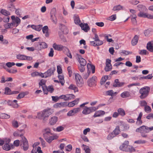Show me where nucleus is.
I'll list each match as a JSON object with an SVG mask.
<instances>
[{
    "label": "nucleus",
    "mask_w": 153,
    "mask_h": 153,
    "mask_svg": "<svg viewBox=\"0 0 153 153\" xmlns=\"http://www.w3.org/2000/svg\"><path fill=\"white\" fill-rule=\"evenodd\" d=\"M14 136H20L21 139L20 140V146L24 150L26 151L28 149L29 145L26 138L23 136V134H19L17 132H15L13 133Z\"/></svg>",
    "instance_id": "f257e3e1"
},
{
    "label": "nucleus",
    "mask_w": 153,
    "mask_h": 153,
    "mask_svg": "<svg viewBox=\"0 0 153 153\" xmlns=\"http://www.w3.org/2000/svg\"><path fill=\"white\" fill-rule=\"evenodd\" d=\"M52 113L51 111L50 108L48 109H45L42 112L38 113L37 114V117L40 119L43 118V120H45V118L48 117Z\"/></svg>",
    "instance_id": "f03ea898"
},
{
    "label": "nucleus",
    "mask_w": 153,
    "mask_h": 153,
    "mask_svg": "<svg viewBox=\"0 0 153 153\" xmlns=\"http://www.w3.org/2000/svg\"><path fill=\"white\" fill-rule=\"evenodd\" d=\"M150 88L148 86H145L140 89L139 92L141 95L140 97L141 99L146 98L149 95L150 91Z\"/></svg>",
    "instance_id": "7ed1b4c3"
},
{
    "label": "nucleus",
    "mask_w": 153,
    "mask_h": 153,
    "mask_svg": "<svg viewBox=\"0 0 153 153\" xmlns=\"http://www.w3.org/2000/svg\"><path fill=\"white\" fill-rule=\"evenodd\" d=\"M137 7L138 10L140 11L138 14V16L140 17L146 18L147 13L144 12H146L147 10V9L146 7L143 5H138L137 6Z\"/></svg>",
    "instance_id": "20e7f679"
},
{
    "label": "nucleus",
    "mask_w": 153,
    "mask_h": 153,
    "mask_svg": "<svg viewBox=\"0 0 153 153\" xmlns=\"http://www.w3.org/2000/svg\"><path fill=\"white\" fill-rule=\"evenodd\" d=\"M148 127L143 126L139 128H137L136 130V131L137 132H140L141 133V136L143 137H146L147 135L146 134L148 132Z\"/></svg>",
    "instance_id": "39448f33"
},
{
    "label": "nucleus",
    "mask_w": 153,
    "mask_h": 153,
    "mask_svg": "<svg viewBox=\"0 0 153 153\" xmlns=\"http://www.w3.org/2000/svg\"><path fill=\"white\" fill-rule=\"evenodd\" d=\"M75 76L77 86L79 87H82L84 84V82L82 77L78 74H76L75 75Z\"/></svg>",
    "instance_id": "423d86ee"
},
{
    "label": "nucleus",
    "mask_w": 153,
    "mask_h": 153,
    "mask_svg": "<svg viewBox=\"0 0 153 153\" xmlns=\"http://www.w3.org/2000/svg\"><path fill=\"white\" fill-rule=\"evenodd\" d=\"M11 19L12 20L11 24L13 27H16L20 23L21 20L18 17H15L14 16H11Z\"/></svg>",
    "instance_id": "0eeeda50"
},
{
    "label": "nucleus",
    "mask_w": 153,
    "mask_h": 153,
    "mask_svg": "<svg viewBox=\"0 0 153 153\" xmlns=\"http://www.w3.org/2000/svg\"><path fill=\"white\" fill-rule=\"evenodd\" d=\"M97 77L96 76H93L92 78L89 79L87 81L88 85L90 87H92L96 85V83L97 81Z\"/></svg>",
    "instance_id": "6e6552de"
},
{
    "label": "nucleus",
    "mask_w": 153,
    "mask_h": 153,
    "mask_svg": "<svg viewBox=\"0 0 153 153\" xmlns=\"http://www.w3.org/2000/svg\"><path fill=\"white\" fill-rule=\"evenodd\" d=\"M42 90L45 94H47L48 92L52 93L54 89L52 86H49L47 87L46 85L42 87Z\"/></svg>",
    "instance_id": "1a4fd4ad"
},
{
    "label": "nucleus",
    "mask_w": 153,
    "mask_h": 153,
    "mask_svg": "<svg viewBox=\"0 0 153 153\" xmlns=\"http://www.w3.org/2000/svg\"><path fill=\"white\" fill-rule=\"evenodd\" d=\"M55 69V67L54 65L53 66L49 68L45 72V74H46V77L50 76L52 74H53Z\"/></svg>",
    "instance_id": "9d476101"
},
{
    "label": "nucleus",
    "mask_w": 153,
    "mask_h": 153,
    "mask_svg": "<svg viewBox=\"0 0 153 153\" xmlns=\"http://www.w3.org/2000/svg\"><path fill=\"white\" fill-rule=\"evenodd\" d=\"M79 26L81 27L82 29L86 32H87L90 30V27L87 23L84 24L81 23L80 24H79Z\"/></svg>",
    "instance_id": "9b49d317"
},
{
    "label": "nucleus",
    "mask_w": 153,
    "mask_h": 153,
    "mask_svg": "<svg viewBox=\"0 0 153 153\" xmlns=\"http://www.w3.org/2000/svg\"><path fill=\"white\" fill-rule=\"evenodd\" d=\"M125 83L124 82H120L119 79H117L115 80L113 86L114 87H120L123 86Z\"/></svg>",
    "instance_id": "f8f14e48"
},
{
    "label": "nucleus",
    "mask_w": 153,
    "mask_h": 153,
    "mask_svg": "<svg viewBox=\"0 0 153 153\" xmlns=\"http://www.w3.org/2000/svg\"><path fill=\"white\" fill-rule=\"evenodd\" d=\"M53 48L58 51H62L64 48V46L61 45H57L54 43L53 45Z\"/></svg>",
    "instance_id": "ddd939ff"
},
{
    "label": "nucleus",
    "mask_w": 153,
    "mask_h": 153,
    "mask_svg": "<svg viewBox=\"0 0 153 153\" xmlns=\"http://www.w3.org/2000/svg\"><path fill=\"white\" fill-rule=\"evenodd\" d=\"M128 141H125L124 143L122 144L120 147V149L122 151H126L127 147L128 144Z\"/></svg>",
    "instance_id": "4468645a"
},
{
    "label": "nucleus",
    "mask_w": 153,
    "mask_h": 153,
    "mask_svg": "<svg viewBox=\"0 0 153 153\" xmlns=\"http://www.w3.org/2000/svg\"><path fill=\"white\" fill-rule=\"evenodd\" d=\"M146 48L149 51L153 52V41L149 42L148 43Z\"/></svg>",
    "instance_id": "2eb2a0df"
},
{
    "label": "nucleus",
    "mask_w": 153,
    "mask_h": 153,
    "mask_svg": "<svg viewBox=\"0 0 153 153\" xmlns=\"http://www.w3.org/2000/svg\"><path fill=\"white\" fill-rule=\"evenodd\" d=\"M105 113L104 111L102 110H99L96 111L93 115L94 117H99L104 115Z\"/></svg>",
    "instance_id": "dca6fc26"
},
{
    "label": "nucleus",
    "mask_w": 153,
    "mask_h": 153,
    "mask_svg": "<svg viewBox=\"0 0 153 153\" xmlns=\"http://www.w3.org/2000/svg\"><path fill=\"white\" fill-rule=\"evenodd\" d=\"M56 136H52L49 135L44 137V138L47 142L50 143L53 140L56 139Z\"/></svg>",
    "instance_id": "f3484780"
},
{
    "label": "nucleus",
    "mask_w": 153,
    "mask_h": 153,
    "mask_svg": "<svg viewBox=\"0 0 153 153\" xmlns=\"http://www.w3.org/2000/svg\"><path fill=\"white\" fill-rule=\"evenodd\" d=\"M67 102H63L60 103H57L55 104L53 107L54 108H57L58 107H61L67 106Z\"/></svg>",
    "instance_id": "a211bd4d"
},
{
    "label": "nucleus",
    "mask_w": 153,
    "mask_h": 153,
    "mask_svg": "<svg viewBox=\"0 0 153 153\" xmlns=\"http://www.w3.org/2000/svg\"><path fill=\"white\" fill-rule=\"evenodd\" d=\"M58 117H57L53 116L50 119L49 123L51 125H53L56 123Z\"/></svg>",
    "instance_id": "6ab92c4d"
},
{
    "label": "nucleus",
    "mask_w": 153,
    "mask_h": 153,
    "mask_svg": "<svg viewBox=\"0 0 153 153\" xmlns=\"http://www.w3.org/2000/svg\"><path fill=\"white\" fill-rule=\"evenodd\" d=\"M48 28L47 26H45L42 29V32L43 33H45V36L46 37H48L49 36V34L48 32Z\"/></svg>",
    "instance_id": "aec40b11"
},
{
    "label": "nucleus",
    "mask_w": 153,
    "mask_h": 153,
    "mask_svg": "<svg viewBox=\"0 0 153 153\" xmlns=\"http://www.w3.org/2000/svg\"><path fill=\"white\" fill-rule=\"evenodd\" d=\"M28 92L27 91L22 92L19 94L16 97V99H19L23 98L25 96L28 94Z\"/></svg>",
    "instance_id": "412c9836"
},
{
    "label": "nucleus",
    "mask_w": 153,
    "mask_h": 153,
    "mask_svg": "<svg viewBox=\"0 0 153 153\" xmlns=\"http://www.w3.org/2000/svg\"><path fill=\"white\" fill-rule=\"evenodd\" d=\"M139 36L137 35H135L131 41V44L133 46L136 45L138 40Z\"/></svg>",
    "instance_id": "4be33fe9"
},
{
    "label": "nucleus",
    "mask_w": 153,
    "mask_h": 153,
    "mask_svg": "<svg viewBox=\"0 0 153 153\" xmlns=\"http://www.w3.org/2000/svg\"><path fill=\"white\" fill-rule=\"evenodd\" d=\"M13 146V145H10L9 144L4 143L2 147L4 150L6 151H8L11 149V146Z\"/></svg>",
    "instance_id": "5701e85b"
},
{
    "label": "nucleus",
    "mask_w": 153,
    "mask_h": 153,
    "mask_svg": "<svg viewBox=\"0 0 153 153\" xmlns=\"http://www.w3.org/2000/svg\"><path fill=\"white\" fill-rule=\"evenodd\" d=\"M45 132L43 134L44 137H45L48 135H50L51 134L50 129L48 128H46L44 129Z\"/></svg>",
    "instance_id": "b1692460"
},
{
    "label": "nucleus",
    "mask_w": 153,
    "mask_h": 153,
    "mask_svg": "<svg viewBox=\"0 0 153 153\" xmlns=\"http://www.w3.org/2000/svg\"><path fill=\"white\" fill-rule=\"evenodd\" d=\"M74 23L76 25H79L80 24L81 21L78 15H75L74 16Z\"/></svg>",
    "instance_id": "393cba45"
},
{
    "label": "nucleus",
    "mask_w": 153,
    "mask_h": 153,
    "mask_svg": "<svg viewBox=\"0 0 153 153\" xmlns=\"http://www.w3.org/2000/svg\"><path fill=\"white\" fill-rule=\"evenodd\" d=\"M82 113L85 115H87L91 113L89 107L85 106L82 111Z\"/></svg>",
    "instance_id": "a878e982"
},
{
    "label": "nucleus",
    "mask_w": 153,
    "mask_h": 153,
    "mask_svg": "<svg viewBox=\"0 0 153 153\" xmlns=\"http://www.w3.org/2000/svg\"><path fill=\"white\" fill-rule=\"evenodd\" d=\"M120 132V127L118 126H116L115 128L112 132L113 133L115 136H116L117 135L119 134Z\"/></svg>",
    "instance_id": "bb28decb"
},
{
    "label": "nucleus",
    "mask_w": 153,
    "mask_h": 153,
    "mask_svg": "<svg viewBox=\"0 0 153 153\" xmlns=\"http://www.w3.org/2000/svg\"><path fill=\"white\" fill-rule=\"evenodd\" d=\"M130 96V93L128 91H124L120 95L121 97L123 98L128 97Z\"/></svg>",
    "instance_id": "cd10ccee"
},
{
    "label": "nucleus",
    "mask_w": 153,
    "mask_h": 153,
    "mask_svg": "<svg viewBox=\"0 0 153 153\" xmlns=\"http://www.w3.org/2000/svg\"><path fill=\"white\" fill-rule=\"evenodd\" d=\"M68 88L70 89L74 90L75 92L78 91V88L75 85L73 84H71L69 87Z\"/></svg>",
    "instance_id": "c85d7f7f"
},
{
    "label": "nucleus",
    "mask_w": 153,
    "mask_h": 153,
    "mask_svg": "<svg viewBox=\"0 0 153 153\" xmlns=\"http://www.w3.org/2000/svg\"><path fill=\"white\" fill-rule=\"evenodd\" d=\"M58 77L59 79L60 83H61L62 85H63L65 82L63 76L59 75L58 76Z\"/></svg>",
    "instance_id": "c756f323"
},
{
    "label": "nucleus",
    "mask_w": 153,
    "mask_h": 153,
    "mask_svg": "<svg viewBox=\"0 0 153 153\" xmlns=\"http://www.w3.org/2000/svg\"><path fill=\"white\" fill-rule=\"evenodd\" d=\"M117 111L119 114L122 116H124L126 114L125 111L122 108H119L118 109Z\"/></svg>",
    "instance_id": "7c9ffc66"
},
{
    "label": "nucleus",
    "mask_w": 153,
    "mask_h": 153,
    "mask_svg": "<svg viewBox=\"0 0 153 153\" xmlns=\"http://www.w3.org/2000/svg\"><path fill=\"white\" fill-rule=\"evenodd\" d=\"M135 151V150L134 148L132 147L131 146L128 145L127 147V149H126V152H134Z\"/></svg>",
    "instance_id": "2f4dec72"
},
{
    "label": "nucleus",
    "mask_w": 153,
    "mask_h": 153,
    "mask_svg": "<svg viewBox=\"0 0 153 153\" xmlns=\"http://www.w3.org/2000/svg\"><path fill=\"white\" fill-rule=\"evenodd\" d=\"M25 55L19 54L16 56V58L19 60H25Z\"/></svg>",
    "instance_id": "473e14b6"
},
{
    "label": "nucleus",
    "mask_w": 153,
    "mask_h": 153,
    "mask_svg": "<svg viewBox=\"0 0 153 153\" xmlns=\"http://www.w3.org/2000/svg\"><path fill=\"white\" fill-rule=\"evenodd\" d=\"M7 103L8 105H12L13 108H17L18 106V104L17 103L15 104H13V101H12L9 100L8 102L7 101Z\"/></svg>",
    "instance_id": "72a5a7b5"
},
{
    "label": "nucleus",
    "mask_w": 153,
    "mask_h": 153,
    "mask_svg": "<svg viewBox=\"0 0 153 153\" xmlns=\"http://www.w3.org/2000/svg\"><path fill=\"white\" fill-rule=\"evenodd\" d=\"M12 91L11 89L8 87H6L5 88L4 94L7 95L12 94Z\"/></svg>",
    "instance_id": "f704fd0d"
},
{
    "label": "nucleus",
    "mask_w": 153,
    "mask_h": 153,
    "mask_svg": "<svg viewBox=\"0 0 153 153\" xmlns=\"http://www.w3.org/2000/svg\"><path fill=\"white\" fill-rule=\"evenodd\" d=\"M80 65L83 66H85L86 64V61L84 58H82L78 61Z\"/></svg>",
    "instance_id": "c9c22d12"
},
{
    "label": "nucleus",
    "mask_w": 153,
    "mask_h": 153,
    "mask_svg": "<svg viewBox=\"0 0 153 153\" xmlns=\"http://www.w3.org/2000/svg\"><path fill=\"white\" fill-rule=\"evenodd\" d=\"M15 8L14 6L13 5V4L11 3L8 6V10L11 11H13L15 10Z\"/></svg>",
    "instance_id": "e433bc0d"
},
{
    "label": "nucleus",
    "mask_w": 153,
    "mask_h": 153,
    "mask_svg": "<svg viewBox=\"0 0 153 153\" xmlns=\"http://www.w3.org/2000/svg\"><path fill=\"white\" fill-rule=\"evenodd\" d=\"M0 117L3 119H8L10 117V115L5 113L0 114Z\"/></svg>",
    "instance_id": "4c0bfd02"
},
{
    "label": "nucleus",
    "mask_w": 153,
    "mask_h": 153,
    "mask_svg": "<svg viewBox=\"0 0 153 153\" xmlns=\"http://www.w3.org/2000/svg\"><path fill=\"white\" fill-rule=\"evenodd\" d=\"M1 14L6 16H7L10 15V12L5 9H2L1 10Z\"/></svg>",
    "instance_id": "58836bf2"
},
{
    "label": "nucleus",
    "mask_w": 153,
    "mask_h": 153,
    "mask_svg": "<svg viewBox=\"0 0 153 153\" xmlns=\"http://www.w3.org/2000/svg\"><path fill=\"white\" fill-rule=\"evenodd\" d=\"M35 47L36 48V49L37 50H40L42 49L39 42L35 43Z\"/></svg>",
    "instance_id": "ea45409f"
},
{
    "label": "nucleus",
    "mask_w": 153,
    "mask_h": 153,
    "mask_svg": "<svg viewBox=\"0 0 153 153\" xmlns=\"http://www.w3.org/2000/svg\"><path fill=\"white\" fill-rule=\"evenodd\" d=\"M90 73V71L88 70L86 73H83V75H82L83 78L84 79H87L89 76Z\"/></svg>",
    "instance_id": "a19ab883"
},
{
    "label": "nucleus",
    "mask_w": 153,
    "mask_h": 153,
    "mask_svg": "<svg viewBox=\"0 0 153 153\" xmlns=\"http://www.w3.org/2000/svg\"><path fill=\"white\" fill-rule=\"evenodd\" d=\"M108 76H105L104 77H102L100 81V84L102 85L108 79Z\"/></svg>",
    "instance_id": "79ce46f5"
},
{
    "label": "nucleus",
    "mask_w": 153,
    "mask_h": 153,
    "mask_svg": "<svg viewBox=\"0 0 153 153\" xmlns=\"http://www.w3.org/2000/svg\"><path fill=\"white\" fill-rule=\"evenodd\" d=\"M82 146L84 148L86 153H90V149L88 146L83 144Z\"/></svg>",
    "instance_id": "37998d69"
},
{
    "label": "nucleus",
    "mask_w": 153,
    "mask_h": 153,
    "mask_svg": "<svg viewBox=\"0 0 153 153\" xmlns=\"http://www.w3.org/2000/svg\"><path fill=\"white\" fill-rule=\"evenodd\" d=\"M51 20L55 24H56L57 22V20L56 19V15H51Z\"/></svg>",
    "instance_id": "c03bdc74"
},
{
    "label": "nucleus",
    "mask_w": 153,
    "mask_h": 153,
    "mask_svg": "<svg viewBox=\"0 0 153 153\" xmlns=\"http://www.w3.org/2000/svg\"><path fill=\"white\" fill-rule=\"evenodd\" d=\"M67 100H71L75 98V96L73 94H67Z\"/></svg>",
    "instance_id": "a18cd8bd"
},
{
    "label": "nucleus",
    "mask_w": 153,
    "mask_h": 153,
    "mask_svg": "<svg viewBox=\"0 0 153 153\" xmlns=\"http://www.w3.org/2000/svg\"><path fill=\"white\" fill-rule=\"evenodd\" d=\"M46 81L45 79H42L39 83V86H42V87L45 85V83Z\"/></svg>",
    "instance_id": "49530a36"
},
{
    "label": "nucleus",
    "mask_w": 153,
    "mask_h": 153,
    "mask_svg": "<svg viewBox=\"0 0 153 153\" xmlns=\"http://www.w3.org/2000/svg\"><path fill=\"white\" fill-rule=\"evenodd\" d=\"M116 136L114 134L113 132H111L107 136V138L108 140H111Z\"/></svg>",
    "instance_id": "de8ad7c7"
},
{
    "label": "nucleus",
    "mask_w": 153,
    "mask_h": 153,
    "mask_svg": "<svg viewBox=\"0 0 153 153\" xmlns=\"http://www.w3.org/2000/svg\"><path fill=\"white\" fill-rule=\"evenodd\" d=\"M144 110L146 112L148 113L151 112L152 109L149 106L147 105L144 107Z\"/></svg>",
    "instance_id": "09e8293b"
},
{
    "label": "nucleus",
    "mask_w": 153,
    "mask_h": 153,
    "mask_svg": "<svg viewBox=\"0 0 153 153\" xmlns=\"http://www.w3.org/2000/svg\"><path fill=\"white\" fill-rule=\"evenodd\" d=\"M105 93L107 95L111 96V97L114 96V91L112 90L106 91Z\"/></svg>",
    "instance_id": "8fccbe9b"
},
{
    "label": "nucleus",
    "mask_w": 153,
    "mask_h": 153,
    "mask_svg": "<svg viewBox=\"0 0 153 153\" xmlns=\"http://www.w3.org/2000/svg\"><path fill=\"white\" fill-rule=\"evenodd\" d=\"M122 7L120 5H118L117 6H115L113 8V10L114 11L119 10L122 9Z\"/></svg>",
    "instance_id": "3c124183"
},
{
    "label": "nucleus",
    "mask_w": 153,
    "mask_h": 153,
    "mask_svg": "<svg viewBox=\"0 0 153 153\" xmlns=\"http://www.w3.org/2000/svg\"><path fill=\"white\" fill-rule=\"evenodd\" d=\"M42 49L46 48L48 46L46 43L43 42H40Z\"/></svg>",
    "instance_id": "603ef678"
},
{
    "label": "nucleus",
    "mask_w": 153,
    "mask_h": 153,
    "mask_svg": "<svg viewBox=\"0 0 153 153\" xmlns=\"http://www.w3.org/2000/svg\"><path fill=\"white\" fill-rule=\"evenodd\" d=\"M15 65V63L14 62H7V63L5 65L6 66H7L8 68H10L12 66L14 65Z\"/></svg>",
    "instance_id": "864d4df0"
},
{
    "label": "nucleus",
    "mask_w": 153,
    "mask_h": 153,
    "mask_svg": "<svg viewBox=\"0 0 153 153\" xmlns=\"http://www.w3.org/2000/svg\"><path fill=\"white\" fill-rule=\"evenodd\" d=\"M12 126L14 127L17 128L19 126L18 122L16 120H13L12 122Z\"/></svg>",
    "instance_id": "5fc2aeb1"
},
{
    "label": "nucleus",
    "mask_w": 153,
    "mask_h": 153,
    "mask_svg": "<svg viewBox=\"0 0 153 153\" xmlns=\"http://www.w3.org/2000/svg\"><path fill=\"white\" fill-rule=\"evenodd\" d=\"M90 113L94 112L98 108V107H96L94 106L89 107Z\"/></svg>",
    "instance_id": "6e6d98bb"
},
{
    "label": "nucleus",
    "mask_w": 153,
    "mask_h": 153,
    "mask_svg": "<svg viewBox=\"0 0 153 153\" xmlns=\"http://www.w3.org/2000/svg\"><path fill=\"white\" fill-rule=\"evenodd\" d=\"M4 26L5 28L6 29L12 28L13 27V25H12V24H11V23H8L7 24H5L4 25Z\"/></svg>",
    "instance_id": "4d7b16f0"
},
{
    "label": "nucleus",
    "mask_w": 153,
    "mask_h": 153,
    "mask_svg": "<svg viewBox=\"0 0 153 153\" xmlns=\"http://www.w3.org/2000/svg\"><path fill=\"white\" fill-rule=\"evenodd\" d=\"M60 99H63L65 101H67V94L66 95H62L59 97Z\"/></svg>",
    "instance_id": "13d9d810"
},
{
    "label": "nucleus",
    "mask_w": 153,
    "mask_h": 153,
    "mask_svg": "<svg viewBox=\"0 0 153 153\" xmlns=\"http://www.w3.org/2000/svg\"><path fill=\"white\" fill-rule=\"evenodd\" d=\"M136 16L135 15L131 19V20L133 24L136 25L137 22L136 19Z\"/></svg>",
    "instance_id": "bf43d9fd"
},
{
    "label": "nucleus",
    "mask_w": 153,
    "mask_h": 153,
    "mask_svg": "<svg viewBox=\"0 0 153 153\" xmlns=\"http://www.w3.org/2000/svg\"><path fill=\"white\" fill-rule=\"evenodd\" d=\"M121 53L125 55H127L128 54H131L132 53L131 52L125 50H123Z\"/></svg>",
    "instance_id": "052dcab7"
},
{
    "label": "nucleus",
    "mask_w": 153,
    "mask_h": 153,
    "mask_svg": "<svg viewBox=\"0 0 153 153\" xmlns=\"http://www.w3.org/2000/svg\"><path fill=\"white\" fill-rule=\"evenodd\" d=\"M56 9L55 8H52L50 12V15H56Z\"/></svg>",
    "instance_id": "680f3d73"
},
{
    "label": "nucleus",
    "mask_w": 153,
    "mask_h": 153,
    "mask_svg": "<svg viewBox=\"0 0 153 153\" xmlns=\"http://www.w3.org/2000/svg\"><path fill=\"white\" fill-rule=\"evenodd\" d=\"M42 25H38L36 26V28L35 30L39 31L42 29Z\"/></svg>",
    "instance_id": "e2e57ef3"
},
{
    "label": "nucleus",
    "mask_w": 153,
    "mask_h": 153,
    "mask_svg": "<svg viewBox=\"0 0 153 153\" xmlns=\"http://www.w3.org/2000/svg\"><path fill=\"white\" fill-rule=\"evenodd\" d=\"M85 66L82 65H80L79 66L78 69L81 72H83L85 70V68H84Z\"/></svg>",
    "instance_id": "0e129e2a"
},
{
    "label": "nucleus",
    "mask_w": 153,
    "mask_h": 153,
    "mask_svg": "<svg viewBox=\"0 0 153 153\" xmlns=\"http://www.w3.org/2000/svg\"><path fill=\"white\" fill-rule=\"evenodd\" d=\"M80 108H77L74 109L72 110L73 111V113L75 114L78 113L80 111Z\"/></svg>",
    "instance_id": "69168bd1"
},
{
    "label": "nucleus",
    "mask_w": 153,
    "mask_h": 153,
    "mask_svg": "<svg viewBox=\"0 0 153 153\" xmlns=\"http://www.w3.org/2000/svg\"><path fill=\"white\" fill-rule=\"evenodd\" d=\"M147 51L146 50H142L140 51L139 54L141 55H146L147 54Z\"/></svg>",
    "instance_id": "338daca9"
},
{
    "label": "nucleus",
    "mask_w": 153,
    "mask_h": 153,
    "mask_svg": "<svg viewBox=\"0 0 153 153\" xmlns=\"http://www.w3.org/2000/svg\"><path fill=\"white\" fill-rule=\"evenodd\" d=\"M116 15H113L109 17V20L110 21H114L116 19Z\"/></svg>",
    "instance_id": "774afa93"
}]
</instances>
